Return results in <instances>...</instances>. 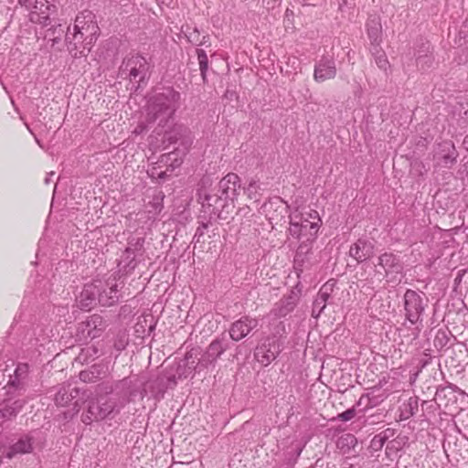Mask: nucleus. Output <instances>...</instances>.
Listing matches in <instances>:
<instances>
[{
  "mask_svg": "<svg viewBox=\"0 0 468 468\" xmlns=\"http://www.w3.org/2000/svg\"><path fill=\"white\" fill-rule=\"evenodd\" d=\"M370 52L375 58L377 66L380 69L387 71V69L389 68V62L386 53L382 50V48L376 46L375 48H370Z\"/></svg>",
  "mask_w": 468,
  "mask_h": 468,
  "instance_id": "nucleus-36",
  "label": "nucleus"
},
{
  "mask_svg": "<svg viewBox=\"0 0 468 468\" xmlns=\"http://www.w3.org/2000/svg\"><path fill=\"white\" fill-rule=\"evenodd\" d=\"M99 370L96 366L91 367L90 369L82 370L80 372V379L84 382H93L98 378Z\"/></svg>",
  "mask_w": 468,
  "mask_h": 468,
  "instance_id": "nucleus-40",
  "label": "nucleus"
},
{
  "mask_svg": "<svg viewBox=\"0 0 468 468\" xmlns=\"http://www.w3.org/2000/svg\"><path fill=\"white\" fill-rule=\"evenodd\" d=\"M300 5H302L303 6H305V5H314V4H312V1L313 0H296Z\"/></svg>",
  "mask_w": 468,
  "mask_h": 468,
  "instance_id": "nucleus-52",
  "label": "nucleus"
},
{
  "mask_svg": "<svg viewBox=\"0 0 468 468\" xmlns=\"http://www.w3.org/2000/svg\"><path fill=\"white\" fill-rule=\"evenodd\" d=\"M105 327L106 324L102 316L94 314L79 324L78 331L82 334L85 339H94L101 335Z\"/></svg>",
  "mask_w": 468,
  "mask_h": 468,
  "instance_id": "nucleus-17",
  "label": "nucleus"
},
{
  "mask_svg": "<svg viewBox=\"0 0 468 468\" xmlns=\"http://www.w3.org/2000/svg\"><path fill=\"white\" fill-rule=\"evenodd\" d=\"M81 393V399H86L90 398L91 393H87L86 390H83L80 388H70V385L61 387L55 395V402L57 405L65 407L71 400L77 399Z\"/></svg>",
  "mask_w": 468,
  "mask_h": 468,
  "instance_id": "nucleus-22",
  "label": "nucleus"
},
{
  "mask_svg": "<svg viewBox=\"0 0 468 468\" xmlns=\"http://www.w3.org/2000/svg\"><path fill=\"white\" fill-rule=\"evenodd\" d=\"M370 48L380 47L382 42V26L378 18L369 19L366 25Z\"/></svg>",
  "mask_w": 468,
  "mask_h": 468,
  "instance_id": "nucleus-28",
  "label": "nucleus"
},
{
  "mask_svg": "<svg viewBox=\"0 0 468 468\" xmlns=\"http://www.w3.org/2000/svg\"><path fill=\"white\" fill-rule=\"evenodd\" d=\"M378 392V387L373 386L369 388V391L365 394L367 398L366 409L374 408L384 401L390 394V389H385L382 393L377 394Z\"/></svg>",
  "mask_w": 468,
  "mask_h": 468,
  "instance_id": "nucleus-31",
  "label": "nucleus"
},
{
  "mask_svg": "<svg viewBox=\"0 0 468 468\" xmlns=\"http://www.w3.org/2000/svg\"><path fill=\"white\" fill-rule=\"evenodd\" d=\"M259 322L256 318L249 315H243L239 320L231 324L229 333L230 338L239 342L245 338L250 333L258 326Z\"/></svg>",
  "mask_w": 468,
  "mask_h": 468,
  "instance_id": "nucleus-18",
  "label": "nucleus"
},
{
  "mask_svg": "<svg viewBox=\"0 0 468 468\" xmlns=\"http://www.w3.org/2000/svg\"><path fill=\"white\" fill-rule=\"evenodd\" d=\"M159 393H161L160 397H163L164 393H165V388H162L159 390Z\"/></svg>",
  "mask_w": 468,
  "mask_h": 468,
  "instance_id": "nucleus-62",
  "label": "nucleus"
},
{
  "mask_svg": "<svg viewBox=\"0 0 468 468\" xmlns=\"http://www.w3.org/2000/svg\"><path fill=\"white\" fill-rule=\"evenodd\" d=\"M142 318L144 319V322L146 321V318L144 315V314L139 316V318H138L139 321L136 323V324L134 326L135 333H137V334L144 333V324L141 322Z\"/></svg>",
  "mask_w": 468,
  "mask_h": 468,
  "instance_id": "nucleus-49",
  "label": "nucleus"
},
{
  "mask_svg": "<svg viewBox=\"0 0 468 468\" xmlns=\"http://www.w3.org/2000/svg\"><path fill=\"white\" fill-rule=\"evenodd\" d=\"M240 178L235 173L226 175L210 193L204 195L202 207L209 218L227 219L234 208L240 190Z\"/></svg>",
  "mask_w": 468,
  "mask_h": 468,
  "instance_id": "nucleus-2",
  "label": "nucleus"
},
{
  "mask_svg": "<svg viewBox=\"0 0 468 468\" xmlns=\"http://www.w3.org/2000/svg\"><path fill=\"white\" fill-rule=\"evenodd\" d=\"M445 390V388L438 389L436 392V399H440L441 394Z\"/></svg>",
  "mask_w": 468,
  "mask_h": 468,
  "instance_id": "nucleus-57",
  "label": "nucleus"
},
{
  "mask_svg": "<svg viewBox=\"0 0 468 468\" xmlns=\"http://www.w3.org/2000/svg\"><path fill=\"white\" fill-rule=\"evenodd\" d=\"M386 440L384 438H382V436L380 435V433L377 434L374 436V438L372 439V446L377 448V449H381L384 444L386 443Z\"/></svg>",
  "mask_w": 468,
  "mask_h": 468,
  "instance_id": "nucleus-45",
  "label": "nucleus"
},
{
  "mask_svg": "<svg viewBox=\"0 0 468 468\" xmlns=\"http://www.w3.org/2000/svg\"><path fill=\"white\" fill-rule=\"evenodd\" d=\"M182 32L187 39V42L197 45L200 38V32L197 27H191L189 25L182 27Z\"/></svg>",
  "mask_w": 468,
  "mask_h": 468,
  "instance_id": "nucleus-38",
  "label": "nucleus"
},
{
  "mask_svg": "<svg viewBox=\"0 0 468 468\" xmlns=\"http://www.w3.org/2000/svg\"><path fill=\"white\" fill-rule=\"evenodd\" d=\"M337 75V68L333 54H323L314 63V80L317 83L334 80Z\"/></svg>",
  "mask_w": 468,
  "mask_h": 468,
  "instance_id": "nucleus-12",
  "label": "nucleus"
},
{
  "mask_svg": "<svg viewBox=\"0 0 468 468\" xmlns=\"http://www.w3.org/2000/svg\"><path fill=\"white\" fill-rule=\"evenodd\" d=\"M30 382V366L27 363H18L4 388L6 394L24 395Z\"/></svg>",
  "mask_w": 468,
  "mask_h": 468,
  "instance_id": "nucleus-9",
  "label": "nucleus"
},
{
  "mask_svg": "<svg viewBox=\"0 0 468 468\" xmlns=\"http://www.w3.org/2000/svg\"><path fill=\"white\" fill-rule=\"evenodd\" d=\"M344 2H346V0H344Z\"/></svg>",
  "mask_w": 468,
  "mask_h": 468,
  "instance_id": "nucleus-64",
  "label": "nucleus"
},
{
  "mask_svg": "<svg viewBox=\"0 0 468 468\" xmlns=\"http://www.w3.org/2000/svg\"><path fill=\"white\" fill-rule=\"evenodd\" d=\"M180 99V93L173 87L154 90L148 100V126L155 122L158 124L148 137V150L165 149L188 133L186 126L175 123V112L179 108Z\"/></svg>",
  "mask_w": 468,
  "mask_h": 468,
  "instance_id": "nucleus-1",
  "label": "nucleus"
},
{
  "mask_svg": "<svg viewBox=\"0 0 468 468\" xmlns=\"http://www.w3.org/2000/svg\"><path fill=\"white\" fill-rule=\"evenodd\" d=\"M89 37L86 38L81 33L68 27L65 41L67 48L70 55L74 58L86 57L91 50L94 43L88 42Z\"/></svg>",
  "mask_w": 468,
  "mask_h": 468,
  "instance_id": "nucleus-13",
  "label": "nucleus"
},
{
  "mask_svg": "<svg viewBox=\"0 0 468 468\" xmlns=\"http://www.w3.org/2000/svg\"><path fill=\"white\" fill-rule=\"evenodd\" d=\"M259 190H260V184H259V181L255 180V179H251L249 182L248 186L244 188V192L247 194L248 197L250 199L257 198V197L259 195Z\"/></svg>",
  "mask_w": 468,
  "mask_h": 468,
  "instance_id": "nucleus-42",
  "label": "nucleus"
},
{
  "mask_svg": "<svg viewBox=\"0 0 468 468\" xmlns=\"http://www.w3.org/2000/svg\"><path fill=\"white\" fill-rule=\"evenodd\" d=\"M464 201L466 206L468 207V193L464 196Z\"/></svg>",
  "mask_w": 468,
  "mask_h": 468,
  "instance_id": "nucleus-59",
  "label": "nucleus"
},
{
  "mask_svg": "<svg viewBox=\"0 0 468 468\" xmlns=\"http://www.w3.org/2000/svg\"><path fill=\"white\" fill-rule=\"evenodd\" d=\"M99 290L100 286L96 287L94 281L85 284L78 298L80 307L81 309L90 310L99 303V300L97 299Z\"/></svg>",
  "mask_w": 468,
  "mask_h": 468,
  "instance_id": "nucleus-26",
  "label": "nucleus"
},
{
  "mask_svg": "<svg viewBox=\"0 0 468 468\" xmlns=\"http://www.w3.org/2000/svg\"><path fill=\"white\" fill-rule=\"evenodd\" d=\"M33 450V437L29 434L21 435L5 452V457L12 459L16 455L31 452Z\"/></svg>",
  "mask_w": 468,
  "mask_h": 468,
  "instance_id": "nucleus-27",
  "label": "nucleus"
},
{
  "mask_svg": "<svg viewBox=\"0 0 468 468\" xmlns=\"http://www.w3.org/2000/svg\"><path fill=\"white\" fill-rule=\"evenodd\" d=\"M55 0H34L33 5L28 9L29 20L34 24L48 26L50 24V14L57 11V6L54 4Z\"/></svg>",
  "mask_w": 468,
  "mask_h": 468,
  "instance_id": "nucleus-14",
  "label": "nucleus"
},
{
  "mask_svg": "<svg viewBox=\"0 0 468 468\" xmlns=\"http://www.w3.org/2000/svg\"><path fill=\"white\" fill-rule=\"evenodd\" d=\"M154 328H155V324H151V325L148 326V336L154 330Z\"/></svg>",
  "mask_w": 468,
  "mask_h": 468,
  "instance_id": "nucleus-58",
  "label": "nucleus"
},
{
  "mask_svg": "<svg viewBox=\"0 0 468 468\" xmlns=\"http://www.w3.org/2000/svg\"><path fill=\"white\" fill-rule=\"evenodd\" d=\"M356 408L352 407V408L345 410L344 412L337 414V416L335 418H334V420L346 422V421L352 420L356 416Z\"/></svg>",
  "mask_w": 468,
  "mask_h": 468,
  "instance_id": "nucleus-43",
  "label": "nucleus"
},
{
  "mask_svg": "<svg viewBox=\"0 0 468 468\" xmlns=\"http://www.w3.org/2000/svg\"><path fill=\"white\" fill-rule=\"evenodd\" d=\"M139 261L140 260L136 259L134 250L127 248L118 261L117 270L112 275H116L117 281L123 282L122 279L130 274Z\"/></svg>",
  "mask_w": 468,
  "mask_h": 468,
  "instance_id": "nucleus-20",
  "label": "nucleus"
},
{
  "mask_svg": "<svg viewBox=\"0 0 468 468\" xmlns=\"http://www.w3.org/2000/svg\"><path fill=\"white\" fill-rule=\"evenodd\" d=\"M183 163V158L178 151H172L164 154L158 161L153 163L151 171L148 170V176L152 179L165 180L167 176L179 167Z\"/></svg>",
  "mask_w": 468,
  "mask_h": 468,
  "instance_id": "nucleus-6",
  "label": "nucleus"
},
{
  "mask_svg": "<svg viewBox=\"0 0 468 468\" xmlns=\"http://www.w3.org/2000/svg\"><path fill=\"white\" fill-rule=\"evenodd\" d=\"M382 438H384L386 441L392 438L396 434V430L392 428H387L381 432H379Z\"/></svg>",
  "mask_w": 468,
  "mask_h": 468,
  "instance_id": "nucleus-47",
  "label": "nucleus"
},
{
  "mask_svg": "<svg viewBox=\"0 0 468 468\" xmlns=\"http://www.w3.org/2000/svg\"><path fill=\"white\" fill-rule=\"evenodd\" d=\"M54 176V172H51L46 178H45V184L48 185L50 183V176Z\"/></svg>",
  "mask_w": 468,
  "mask_h": 468,
  "instance_id": "nucleus-56",
  "label": "nucleus"
},
{
  "mask_svg": "<svg viewBox=\"0 0 468 468\" xmlns=\"http://www.w3.org/2000/svg\"><path fill=\"white\" fill-rule=\"evenodd\" d=\"M151 356H148V364H150Z\"/></svg>",
  "mask_w": 468,
  "mask_h": 468,
  "instance_id": "nucleus-63",
  "label": "nucleus"
},
{
  "mask_svg": "<svg viewBox=\"0 0 468 468\" xmlns=\"http://www.w3.org/2000/svg\"><path fill=\"white\" fill-rule=\"evenodd\" d=\"M143 57H133L129 58L126 62V69L129 70V75L132 81L142 82L144 81L145 71L144 65L140 62Z\"/></svg>",
  "mask_w": 468,
  "mask_h": 468,
  "instance_id": "nucleus-29",
  "label": "nucleus"
},
{
  "mask_svg": "<svg viewBox=\"0 0 468 468\" xmlns=\"http://www.w3.org/2000/svg\"><path fill=\"white\" fill-rule=\"evenodd\" d=\"M101 420H103V418L101 414V409H100V402H98L97 399L89 400L88 408L81 416L82 422L86 425H89L93 421H99Z\"/></svg>",
  "mask_w": 468,
  "mask_h": 468,
  "instance_id": "nucleus-30",
  "label": "nucleus"
},
{
  "mask_svg": "<svg viewBox=\"0 0 468 468\" xmlns=\"http://www.w3.org/2000/svg\"><path fill=\"white\" fill-rule=\"evenodd\" d=\"M301 294L302 289L298 283L275 304L272 310L273 314L277 317H285L292 313L298 304Z\"/></svg>",
  "mask_w": 468,
  "mask_h": 468,
  "instance_id": "nucleus-16",
  "label": "nucleus"
},
{
  "mask_svg": "<svg viewBox=\"0 0 468 468\" xmlns=\"http://www.w3.org/2000/svg\"><path fill=\"white\" fill-rule=\"evenodd\" d=\"M374 253V245L366 239H358L356 242L351 245L349 250L350 257L354 258L357 262L366 261Z\"/></svg>",
  "mask_w": 468,
  "mask_h": 468,
  "instance_id": "nucleus-25",
  "label": "nucleus"
},
{
  "mask_svg": "<svg viewBox=\"0 0 468 468\" xmlns=\"http://www.w3.org/2000/svg\"><path fill=\"white\" fill-rule=\"evenodd\" d=\"M429 306V299L421 291L407 289L403 295V311L405 320L410 325H422L423 315Z\"/></svg>",
  "mask_w": 468,
  "mask_h": 468,
  "instance_id": "nucleus-4",
  "label": "nucleus"
},
{
  "mask_svg": "<svg viewBox=\"0 0 468 468\" xmlns=\"http://www.w3.org/2000/svg\"><path fill=\"white\" fill-rule=\"evenodd\" d=\"M285 13H286V15L288 16V15L292 14V11H291L290 9H288V8H287Z\"/></svg>",
  "mask_w": 468,
  "mask_h": 468,
  "instance_id": "nucleus-61",
  "label": "nucleus"
},
{
  "mask_svg": "<svg viewBox=\"0 0 468 468\" xmlns=\"http://www.w3.org/2000/svg\"><path fill=\"white\" fill-rule=\"evenodd\" d=\"M378 265L381 267L385 272V276L399 274L403 271V263L399 257L392 252H384L378 256Z\"/></svg>",
  "mask_w": 468,
  "mask_h": 468,
  "instance_id": "nucleus-21",
  "label": "nucleus"
},
{
  "mask_svg": "<svg viewBox=\"0 0 468 468\" xmlns=\"http://www.w3.org/2000/svg\"><path fill=\"white\" fill-rule=\"evenodd\" d=\"M97 401L100 402V409H101L103 419L108 417L115 408V403L105 397H101Z\"/></svg>",
  "mask_w": 468,
  "mask_h": 468,
  "instance_id": "nucleus-39",
  "label": "nucleus"
},
{
  "mask_svg": "<svg viewBox=\"0 0 468 468\" xmlns=\"http://www.w3.org/2000/svg\"><path fill=\"white\" fill-rule=\"evenodd\" d=\"M423 50L419 51L417 58H416V63L417 67L421 70H426L430 69L434 61V57L432 55V52L430 49V44L427 43L426 45H423Z\"/></svg>",
  "mask_w": 468,
  "mask_h": 468,
  "instance_id": "nucleus-32",
  "label": "nucleus"
},
{
  "mask_svg": "<svg viewBox=\"0 0 468 468\" xmlns=\"http://www.w3.org/2000/svg\"><path fill=\"white\" fill-rule=\"evenodd\" d=\"M156 194L153 196V200L148 202V220L155 218L164 208L163 201L165 195L162 191H155Z\"/></svg>",
  "mask_w": 468,
  "mask_h": 468,
  "instance_id": "nucleus-33",
  "label": "nucleus"
},
{
  "mask_svg": "<svg viewBox=\"0 0 468 468\" xmlns=\"http://www.w3.org/2000/svg\"><path fill=\"white\" fill-rule=\"evenodd\" d=\"M208 227V223H202L196 230L195 238H197V241L199 238L204 236L206 229Z\"/></svg>",
  "mask_w": 468,
  "mask_h": 468,
  "instance_id": "nucleus-48",
  "label": "nucleus"
},
{
  "mask_svg": "<svg viewBox=\"0 0 468 468\" xmlns=\"http://www.w3.org/2000/svg\"><path fill=\"white\" fill-rule=\"evenodd\" d=\"M367 399V398L365 397V394H363L360 399H358V401L356 402V406H360L363 404L364 400Z\"/></svg>",
  "mask_w": 468,
  "mask_h": 468,
  "instance_id": "nucleus-55",
  "label": "nucleus"
},
{
  "mask_svg": "<svg viewBox=\"0 0 468 468\" xmlns=\"http://www.w3.org/2000/svg\"><path fill=\"white\" fill-rule=\"evenodd\" d=\"M229 348V344L224 336L214 339L202 355L199 363L203 367L217 361V359Z\"/></svg>",
  "mask_w": 468,
  "mask_h": 468,
  "instance_id": "nucleus-19",
  "label": "nucleus"
},
{
  "mask_svg": "<svg viewBox=\"0 0 468 468\" xmlns=\"http://www.w3.org/2000/svg\"><path fill=\"white\" fill-rule=\"evenodd\" d=\"M72 29L89 37L90 43H95L100 35L96 16L90 10H84L76 16Z\"/></svg>",
  "mask_w": 468,
  "mask_h": 468,
  "instance_id": "nucleus-10",
  "label": "nucleus"
},
{
  "mask_svg": "<svg viewBox=\"0 0 468 468\" xmlns=\"http://www.w3.org/2000/svg\"><path fill=\"white\" fill-rule=\"evenodd\" d=\"M197 353L194 352V350H191L187 352L185 356V366L188 367L189 368L196 369L198 364H196L194 358L197 356Z\"/></svg>",
  "mask_w": 468,
  "mask_h": 468,
  "instance_id": "nucleus-44",
  "label": "nucleus"
},
{
  "mask_svg": "<svg viewBox=\"0 0 468 468\" xmlns=\"http://www.w3.org/2000/svg\"><path fill=\"white\" fill-rule=\"evenodd\" d=\"M456 178L462 182L463 186H468V161L460 165L456 172Z\"/></svg>",
  "mask_w": 468,
  "mask_h": 468,
  "instance_id": "nucleus-41",
  "label": "nucleus"
},
{
  "mask_svg": "<svg viewBox=\"0 0 468 468\" xmlns=\"http://www.w3.org/2000/svg\"><path fill=\"white\" fill-rule=\"evenodd\" d=\"M96 287H99L97 299L102 306H112L120 298L119 288L123 286V282L117 281L116 275H110L106 280H95Z\"/></svg>",
  "mask_w": 468,
  "mask_h": 468,
  "instance_id": "nucleus-8",
  "label": "nucleus"
},
{
  "mask_svg": "<svg viewBox=\"0 0 468 468\" xmlns=\"http://www.w3.org/2000/svg\"><path fill=\"white\" fill-rule=\"evenodd\" d=\"M463 149L468 152V133L464 136L462 144Z\"/></svg>",
  "mask_w": 468,
  "mask_h": 468,
  "instance_id": "nucleus-53",
  "label": "nucleus"
},
{
  "mask_svg": "<svg viewBox=\"0 0 468 468\" xmlns=\"http://www.w3.org/2000/svg\"><path fill=\"white\" fill-rule=\"evenodd\" d=\"M282 352V344L275 336H267L254 351L255 359L263 367L269 366Z\"/></svg>",
  "mask_w": 468,
  "mask_h": 468,
  "instance_id": "nucleus-11",
  "label": "nucleus"
},
{
  "mask_svg": "<svg viewBox=\"0 0 468 468\" xmlns=\"http://www.w3.org/2000/svg\"><path fill=\"white\" fill-rule=\"evenodd\" d=\"M33 1L34 0H18L19 4L21 5L26 6L27 8L31 7V5H33Z\"/></svg>",
  "mask_w": 468,
  "mask_h": 468,
  "instance_id": "nucleus-50",
  "label": "nucleus"
},
{
  "mask_svg": "<svg viewBox=\"0 0 468 468\" xmlns=\"http://www.w3.org/2000/svg\"><path fill=\"white\" fill-rule=\"evenodd\" d=\"M288 233L296 239L315 240L322 220L317 211L313 210L304 217L303 214L290 215Z\"/></svg>",
  "mask_w": 468,
  "mask_h": 468,
  "instance_id": "nucleus-3",
  "label": "nucleus"
},
{
  "mask_svg": "<svg viewBox=\"0 0 468 468\" xmlns=\"http://www.w3.org/2000/svg\"><path fill=\"white\" fill-rule=\"evenodd\" d=\"M387 379L383 378L382 379H379L378 383L376 385L378 387V391L387 384Z\"/></svg>",
  "mask_w": 468,
  "mask_h": 468,
  "instance_id": "nucleus-54",
  "label": "nucleus"
},
{
  "mask_svg": "<svg viewBox=\"0 0 468 468\" xmlns=\"http://www.w3.org/2000/svg\"><path fill=\"white\" fill-rule=\"evenodd\" d=\"M357 444V440L355 435L351 433H346L340 436L337 441V447L344 452H349Z\"/></svg>",
  "mask_w": 468,
  "mask_h": 468,
  "instance_id": "nucleus-35",
  "label": "nucleus"
},
{
  "mask_svg": "<svg viewBox=\"0 0 468 468\" xmlns=\"http://www.w3.org/2000/svg\"><path fill=\"white\" fill-rule=\"evenodd\" d=\"M196 53H197V60H198V65H199V69H200V75L202 77V80L205 82V81H207V69H208L207 55L206 51L204 49H201V48H197Z\"/></svg>",
  "mask_w": 468,
  "mask_h": 468,
  "instance_id": "nucleus-37",
  "label": "nucleus"
},
{
  "mask_svg": "<svg viewBox=\"0 0 468 468\" xmlns=\"http://www.w3.org/2000/svg\"><path fill=\"white\" fill-rule=\"evenodd\" d=\"M5 399L0 402V419L10 420L16 417L24 408L27 399L21 394H5Z\"/></svg>",
  "mask_w": 468,
  "mask_h": 468,
  "instance_id": "nucleus-15",
  "label": "nucleus"
},
{
  "mask_svg": "<svg viewBox=\"0 0 468 468\" xmlns=\"http://www.w3.org/2000/svg\"><path fill=\"white\" fill-rule=\"evenodd\" d=\"M335 282L328 281L320 288L314 303L312 315L314 318H318L326 307L327 302L331 297L334 290Z\"/></svg>",
  "mask_w": 468,
  "mask_h": 468,
  "instance_id": "nucleus-24",
  "label": "nucleus"
},
{
  "mask_svg": "<svg viewBox=\"0 0 468 468\" xmlns=\"http://www.w3.org/2000/svg\"><path fill=\"white\" fill-rule=\"evenodd\" d=\"M285 13H286V15L288 16V15L292 14V11H291L290 9H288V8H287Z\"/></svg>",
  "mask_w": 468,
  "mask_h": 468,
  "instance_id": "nucleus-60",
  "label": "nucleus"
},
{
  "mask_svg": "<svg viewBox=\"0 0 468 468\" xmlns=\"http://www.w3.org/2000/svg\"><path fill=\"white\" fill-rule=\"evenodd\" d=\"M419 408V399L417 397H410L406 403L400 408L399 419L405 420L414 416Z\"/></svg>",
  "mask_w": 468,
  "mask_h": 468,
  "instance_id": "nucleus-34",
  "label": "nucleus"
},
{
  "mask_svg": "<svg viewBox=\"0 0 468 468\" xmlns=\"http://www.w3.org/2000/svg\"><path fill=\"white\" fill-rule=\"evenodd\" d=\"M136 378L133 381V378H124L123 379L115 383L114 387L112 385L108 386L104 383L99 385L100 391L105 392L106 394L112 393L116 391L117 394H120L122 398H125L129 400L134 399L136 397L140 399L144 398V393L146 391V384L144 381H139Z\"/></svg>",
  "mask_w": 468,
  "mask_h": 468,
  "instance_id": "nucleus-5",
  "label": "nucleus"
},
{
  "mask_svg": "<svg viewBox=\"0 0 468 468\" xmlns=\"http://www.w3.org/2000/svg\"><path fill=\"white\" fill-rule=\"evenodd\" d=\"M56 31H57V27H51L48 30V35L46 36L47 37H53L52 38H50L53 43H57L60 40V36L61 34L63 33V29L59 28L58 29V36H55L56 34Z\"/></svg>",
  "mask_w": 468,
  "mask_h": 468,
  "instance_id": "nucleus-46",
  "label": "nucleus"
},
{
  "mask_svg": "<svg viewBox=\"0 0 468 468\" xmlns=\"http://www.w3.org/2000/svg\"><path fill=\"white\" fill-rule=\"evenodd\" d=\"M431 154L434 168L450 169L457 163L459 157V153L451 140L436 143Z\"/></svg>",
  "mask_w": 468,
  "mask_h": 468,
  "instance_id": "nucleus-7",
  "label": "nucleus"
},
{
  "mask_svg": "<svg viewBox=\"0 0 468 468\" xmlns=\"http://www.w3.org/2000/svg\"><path fill=\"white\" fill-rule=\"evenodd\" d=\"M314 241V240L303 239L296 249L293 264L298 275L300 272L303 271L304 265L308 263L311 259Z\"/></svg>",
  "mask_w": 468,
  "mask_h": 468,
  "instance_id": "nucleus-23",
  "label": "nucleus"
},
{
  "mask_svg": "<svg viewBox=\"0 0 468 468\" xmlns=\"http://www.w3.org/2000/svg\"><path fill=\"white\" fill-rule=\"evenodd\" d=\"M209 40V36H203L202 39L199 38V41L197 42V46H203L207 45Z\"/></svg>",
  "mask_w": 468,
  "mask_h": 468,
  "instance_id": "nucleus-51",
  "label": "nucleus"
}]
</instances>
